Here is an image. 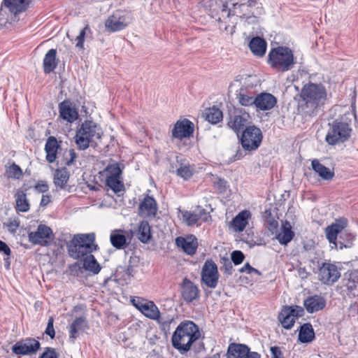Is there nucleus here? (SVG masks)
Listing matches in <instances>:
<instances>
[{"instance_id":"obj_44","label":"nucleus","mask_w":358,"mask_h":358,"mask_svg":"<svg viewBox=\"0 0 358 358\" xmlns=\"http://www.w3.org/2000/svg\"><path fill=\"white\" fill-rule=\"evenodd\" d=\"M6 175L8 178L19 179L22 176V170L15 163L6 169Z\"/></svg>"},{"instance_id":"obj_58","label":"nucleus","mask_w":358,"mask_h":358,"mask_svg":"<svg viewBox=\"0 0 358 358\" xmlns=\"http://www.w3.org/2000/svg\"><path fill=\"white\" fill-rule=\"evenodd\" d=\"M233 266L231 262L227 260V262L224 264V272L228 274H232Z\"/></svg>"},{"instance_id":"obj_13","label":"nucleus","mask_w":358,"mask_h":358,"mask_svg":"<svg viewBox=\"0 0 358 358\" xmlns=\"http://www.w3.org/2000/svg\"><path fill=\"white\" fill-rule=\"evenodd\" d=\"M319 280L324 284L332 285L341 277L338 266L330 262H322L319 266Z\"/></svg>"},{"instance_id":"obj_61","label":"nucleus","mask_w":358,"mask_h":358,"mask_svg":"<svg viewBox=\"0 0 358 358\" xmlns=\"http://www.w3.org/2000/svg\"><path fill=\"white\" fill-rule=\"evenodd\" d=\"M243 358H261V356L257 352H251L245 357H243Z\"/></svg>"},{"instance_id":"obj_21","label":"nucleus","mask_w":358,"mask_h":358,"mask_svg":"<svg viewBox=\"0 0 358 358\" xmlns=\"http://www.w3.org/2000/svg\"><path fill=\"white\" fill-rule=\"evenodd\" d=\"M250 117L248 113L235 114L230 117L228 122L229 127L233 129L237 134L248 127Z\"/></svg>"},{"instance_id":"obj_33","label":"nucleus","mask_w":358,"mask_h":358,"mask_svg":"<svg viewBox=\"0 0 358 358\" xmlns=\"http://www.w3.org/2000/svg\"><path fill=\"white\" fill-rule=\"evenodd\" d=\"M315 338V331L310 323H305L301 326L299 333V340L300 342L306 343H310Z\"/></svg>"},{"instance_id":"obj_45","label":"nucleus","mask_w":358,"mask_h":358,"mask_svg":"<svg viewBox=\"0 0 358 358\" xmlns=\"http://www.w3.org/2000/svg\"><path fill=\"white\" fill-rule=\"evenodd\" d=\"M155 320L159 325L160 329L166 334L170 329V324L173 319L169 316H164L160 314L158 319Z\"/></svg>"},{"instance_id":"obj_60","label":"nucleus","mask_w":358,"mask_h":358,"mask_svg":"<svg viewBox=\"0 0 358 358\" xmlns=\"http://www.w3.org/2000/svg\"><path fill=\"white\" fill-rule=\"evenodd\" d=\"M50 196L43 195L41 201V206H45L50 202Z\"/></svg>"},{"instance_id":"obj_19","label":"nucleus","mask_w":358,"mask_h":358,"mask_svg":"<svg viewBox=\"0 0 358 358\" xmlns=\"http://www.w3.org/2000/svg\"><path fill=\"white\" fill-rule=\"evenodd\" d=\"M59 117L68 122L72 123L78 117V110L69 100H64L59 104Z\"/></svg>"},{"instance_id":"obj_47","label":"nucleus","mask_w":358,"mask_h":358,"mask_svg":"<svg viewBox=\"0 0 358 358\" xmlns=\"http://www.w3.org/2000/svg\"><path fill=\"white\" fill-rule=\"evenodd\" d=\"M247 5L248 7L253 9L252 14L254 16L262 15L264 12L263 7L262 3L259 2V0H248Z\"/></svg>"},{"instance_id":"obj_52","label":"nucleus","mask_w":358,"mask_h":358,"mask_svg":"<svg viewBox=\"0 0 358 358\" xmlns=\"http://www.w3.org/2000/svg\"><path fill=\"white\" fill-rule=\"evenodd\" d=\"M244 255L240 250H235L232 252L231 255V261L234 263V264L238 265L241 264L244 260Z\"/></svg>"},{"instance_id":"obj_15","label":"nucleus","mask_w":358,"mask_h":358,"mask_svg":"<svg viewBox=\"0 0 358 358\" xmlns=\"http://www.w3.org/2000/svg\"><path fill=\"white\" fill-rule=\"evenodd\" d=\"M28 237L29 242L34 245L47 246L52 240L53 234L49 227L39 224L36 231L29 233Z\"/></svg>"},{"instance_id":"obj_25","label":"nucleus","mask_w":358,"mask_h":358,"mask_svg":"<svg viewBox=\"0 0 358 358\" xmlns=\"http://www.w3.org/2000/svg\"><path fill=\"white\" fill-rule=\"evenodd\" d=\"M303 304L306 310L313 313L323 309L326 305V301L323 297L315 295L307 298Z\"/></svg>"},{"instance_id":"obj_57","label":"nucleus","mask_w":358,"mask_h":358,"mask_svg":"<svg viewBox=\"0 0 358 358\" xmlns=\"http://www.w3.org/2000/svg\"><path fill=\"white\" fill-rule=\"evenodd\" d=\"M271 358H280L282 355L281 350L279 347L273 346L271 348Z\"/></svg>"},{"instance_id":"obj_37","label":"nucleus","mask_w":358,"mask_h":358,"mask_svg":"<svg viewBox=\"0 0 358 358\" xmlns=\"http://www.w3.org/2000/svg\"><path fill=\"white\" fill-rule=\"evenodd\" d=\"M236 99L239 103L243 106H250L255 105V97L249 94L246 88L241 87L236 94Z\"/></svg>"},{"instance_id":"obj_41","label":"nucleus","mask_w":358,"mask_h":358,"mask_svg":"<svg viewBox=\"0 0 358 358\" xmlns=\"http://www.w3.org/2000/svg\"><path fill=\"white\" fill-rule=\"evenodd\" d=\"M83 268L87 271L92 272L94 274H97L101 270L99 264L92 254L84 259Z\"/></svg>"},{"instance_id":"obj_26","label":"nucleus","mask_w":358,"mask_h":358,"mask_svg":"<svg viewBox=\"0 0 358 358\" xmlns=\"http://www.w3.org/2000/svg\"><path fill=\"white\" fill-rule=\"evenodd\" d=\"M250 348L244 344L231 343L227 350V357L224 358H243L245 357L249 353Z\"/></svg>"},{"instance_id":"obj_54","label":"nucleus","mask_w":358,"mask_h":358,"mask_svg":"<svg viewBox=\"0 0 358 358\" xmlns=\"http://www.w3.org/2000/svg\"><path fill=\"white\" fill-rule=\"evenodd\" d=\"M39 358H58V355L54 348H46Z\"/></svg>"},{"instance_id":"obj_55","label":"nucleus","mask_w":358,"mask_h":358,"mask_svg":"<svg viewBox=\"0 0 358 358\" xmlns=\"http://www.w3.org/2000/svg\"><path fill=\"white\" fill-rule=\"evenodd\" d=\"M48 184L44 181L38 182L35 186V189L41 193L46 192L48 190Z\"/></svg>"},{"instance_id":"obj_29","label":"nucleus","mask_w":358,"mask_h":358,"mask_svg":"<svg viewBox=\"0 0 358 358\" xmlns=\"http://www.w3.org/2000/svg\"><path fill=\"white\" fill-rule=\"evenodd\" d=\"M58 60L57 59V50L50 49L45 54L43 59V71L45 73L52 72L57 67Z\"/></svg>"},{"instance_id":"obj_12","label":"nucleus","mask_w":358,"mask_h":358,"mask_svg":"<svg viewBox=\"0 0 358 358\" xmlns=\"http://www.w3.org/2000/svg\"><path fill=\"white\" fill-rule=\"evenodd\" d=\"M41 348V343L34 338H26L17 341L11 348L12 352L17 356L31 355Z\"/></svg>"},{"instance_id":"obj_42","label":"nucleus","mask_w":358,"mask_h":358,"mask_svg":"<svg viewBox=\"0 0 358 358\" xmlns=\"http://www.w3.org/2000/svg\"><path fill=\"white\" fill-rule=\"evenodd\" d=\"M106 184L115 193L121 192L124 188V184L121 180V178L106 177Z\"/></svg>"},{"instance_id":"obj_3","label":"nucleus","mask_w":358,"mask_h":358,"mask_svg":"<svg viewBox=\"0 0 358 358\" xmlns=\"http://www.w3.org/2000/svg\"><path fill=\"white\" fill-rule=\"evenodd\" d=\"M348 220L341 217L325 229L326 238L330 243L331 248L336 250L350 248L352 245L354 236L350 234H345L346 239L343 237V230L348 226Z\"/></svg>"},{"instance_id":"obj_56","label":"nucleus","mask_w":358,"mask_h":358,"mask_svg":"<svg viewBox=\"0 0 358 358\" xmlns=\"http://www.w3.org/2000/svg\"><path fill=\"white\" fill-rule=\"evenodd\" d=\"M0 252H3L7 257H9L11 254V250L8 245L3 241L0 240Z\"/></svg>"},{"instance_id":"obj_30","label":"nucleus","mask_w":358,"mask_h":358,"mask_svg":"<svg viewBox=\"0 0 358 358\" xmlns=\"http://www.w3.org/2000/svg\"><path fill=\"white\" fill-rule=\"evenodd\" d=\"M314 171L324 180H330L334 176V172L329 168L322 164L318 159H313L311 163Z\"/></svg>"},{"instance_id":"obj_40","label":"nucleus","mask_w":358,"mask_h":358,"mask_svg":"<svg viewBox=\"0 0 358 358\" xmlns=\"http://www.w3.org/2000/svg\"><path fill=\"white\" fill-rule=\"evenodd\" d=\"M204 115L206 120L212 124H217L222 120V112L215 106L207 108L205 110Z\"/></svg>"},{"instance_id":"obj_34","label":"nucleus","mask_w":358,"mask_h":358,"mask_svg":"<svg viewBox=\"0 0 358 358\" xmlns=\"http://www.w3.org/2000/svg\"><path fill=\"white\" fill-rule=\"evenodd\" d=\"M111 245L116 249H122L128 245L127 238L122 230H114L110 236Z\"/></svg>"},{"instance_id":"obj_32","label":"nucleus","mask_w":358,"mask_h":358,"mask_svg":"<svg viewBox=\"0 0 358 358\" xmlns=\"http://www.w3.org/2000/svg\"><path fill=\"white\" fill-rule=\"evenodd\" d=\"M266 42L260 37H255L250 42L249 47L251 52L256 56L262 57L266 50Z\"/></svg>"},{"instance_id":"obj_64","label":"nucleus","mask_w":358,"mask_h":358,"mask_svg":"<svg viewBox=\"0 0 358 358\" xmlns=\"http://www.w3.org/2000/svg\"><path fill=\"white\" fill-rule=\"evenodd\" d=\"M256 273V274H257L259 275H261V272L259 271H258L257 269L253 268V267H252V270H251V273Z\"/></svg>"},{"instance_id":"obj_48","label":"nucleus","mask_w":358,"mask_h":358,"mask_svg":"<svg viewBox=\"0 0 358 358\" xmlns=\"http://www.w3.org/2000/svg\"><path fill=\"white\" fill-rule=\"evenodd\" d=\"M89 33H91L90 27L88 24H87L80 32L79 35L76 37V40L77 41L76 43V47L78 48H83L84 46V41H85V35Z\"/></svg>"},{"instance_id":"obj_18","label":"nucleus","mask_w":358,"mask_h":358,"mask_svg":"<svg viewBox=\"0 0 358 358\" xmlns=\"http://www.w3.org/2000/svg\"><path fill=\"white\" fill-rule=\"evenodd\" d=\"M176 245L185 254L194 255L198 248V241L195 236L190 235L187 237L179 236L176 238Z\"/></svg>"},{"instance_id":"obj_24","label":"nucleus","mask_w":358,"mask_h":358,"mask_svg":"<svg viewBox=\"0 0 358 358\" xmlns=\"http://www.w3.org/2000/svg\"><path fill=\"white\" fill-rule=\"evenodd\" d=\"M275 97L269 93H261L255 97V106L261 110L273 108L276 104Z\"/></svg>"},{"instance_id":"obj_9","label":"nucleus","mask_w":358,"mask_h":358,"mask_svg":"<svg viewBox=\"0 0 358 358\" xmlns=\"http://www.w3.org/2000/svg\"><path fill=\"white\" fill-rule=\"evenodd\" d=\"M262 133L256 126H248L242 132L241 143L245 150H256L261 145Z\"/></svg>"},{"instance_id":"obj_49","label":"nucleus","mask_w":358,"mask_h":358,"mask_svg":"<svg viewBox=\"0 0 358 358\" xmlns=\"http://www.w3.org/2000/svg\"><path fill=\"white\" fill-rule=\"evenodd\" d=\"M20 221L19 218L9 219L8 222L4 223L3 225L8 229V231L12 234H15L19 228Z\"/></svg>"},{"instance_id":"obj_6","label":"nucleus","mask_w":358,"mask_h":358,"mask_svg":"<svg viewBox=\"0 0 358 358\" xmlns=\"http://www.w3.org/2000/svg\"><path fill=\"white\" fill-rule=\"evenodd\" d=\"M268 57V64L271 67L280 71H287L295 64L293 52L287 47L279 46L273 48Z\"/></svg>"},{"instance_id":"obj_5","label":"nucleus","mask_w":358,"mask_h":358,"mask_svg":"<svg viewBox=\"0 0 358 358\" xmlns=\"http://www.w3.org/2000/svg\"><path fill=\"white\" fill-rule=\"evenodd\" d=\"M101 128L92 120H85L78 128L75 136V141L78 148L85 150L90 144L101 137Z\"/></svg>"},{"instance_id":"obj_2","label":"nucleus","mask_w":358,"mask_h":358,"mask_svg":"<svg viewBox=\"0 0 358 358\" xmlns=\"http://www.w3.org/2000/svg\"><path fill=\"white\" fill-rule=\"evenodd\" d=\"M301 111L309 116L316 115L318 108L326 99L325 88L320 84L308 83L305 85L301 92Z\"/></svg>"},{"instance_id":"obj_23","label":"nucleus","mask_w":358,"mask_h":358,"mask_svg":"<svg viewBox=\"0 0 358 358\" xmlns=\"http://www.w3.org/2000/svg\"><path fill=\"white\" fill-rule=\"evenodd\" d=\"M33 2L34 0H3L4 6L15 15L26 11Z\"/></svg>"},{"instance_id":"obj_16","label":"nucleus","mask_w":358,"mask_h":358,"mask_svg":"<svg viewBox=\"0 0 358 358\" xmlns=\"http://www.w3.org/2000/svg\"><path fill=\"white\" fill-rule=\"evenodd\" d=\"M194 130V124L187 119L178 120L171 131L173 138L182 139L189 138L192 135Z\"/></svg>"},{"instance_id":"obj_63","label":"nucleus","mask_w":358,"mask_h":358,"mask_svg":"<svg viewBox=\"0 0 358 358\" xmlns=\"http://www.w3.org/2000/svg\"><path fill=\"white\" fill-rule=\"evenodd\" d=\"M9 259V257H7L6 258H4V261L6 262V266L7 268H9V266H10V262L8 261Z\"/></svg>"},{"instance_id":"obj_4","label":"nucleus","mask_w":358,"mask_h":358,"mask_svg":"<svg viewBox=\"0 0 358 358\" xmlns=\"http://www.w3.org/2000/svg\"><path fill=\"white\" fill-rule=\"evenodd\" d=\"M94 234H78L68 243V252L73 259H78L88 256L96 250Z\"/></svg>"},{"instance_id":"obj_1","label":"nucleus","mask_w":358,"mask_h":358,"mask_svg":"<svg viewBox=\"0 0 358 358\" xmlns=\"http://www.w3.org/2000/svg\"><path fill=\"white\" fill-rule=\"evenodd\" d=\"M201 333L199 327L192 321L180 323L173 334L171 343L173 347L181 354L190 350L192 344L199 339Z\"/></svg>"},{"instance_id":"obj_31","label":"nucleus","mask_w":358,"mask_h":358,"mask_svg":"<svg viewBox=\"0 0 358 358\" xmlns=\"http://www.w3.org/2000/svg\"><path fill=\"white\" fill-rule=\"evenodd\" d=\"M251 213L249 210H245L239 213L232 220V224L236 231H243L248 223V219Z\"/></svg>"},{"instance_id":"obj_36","label":"nucleus","mask_w":358,"mask_h":358,"mask_svg":"<svg viewBox=\"0 0 358 358\" xmlns=\"http://www.w3.org/2000/svg\"><path fill=\"white\" fill-rule=\"evenodd\" d=\"M294 236L289 222L286 221L282 226V232L276 236V238L280 244L287 245L292 240Z\"/></svg>"},{"instance_id":"obj_7","label":"nucleus","mask_w":358,"mask_h":358,"mask_svg":"<svg viewBox=\"0 0 358 358\" xmlns=\"http://www.w3.org/2000/svg\"><path fill=\"white\" fill-rule=\"evenodd\" d=\"M351 131L352 129L348 123L336 120L330 124L325 140L331 145L343 143L350 138Z\"/></svg>"},{"instance_id":"obj_10","label":"nucleus","mask_w":358,"mask_h":358,"mask_svg":"<svg viewBox=\"0 0 358 358\" xmlns=\"http://www.w3.org/2000/svg\"><path fill=\"white\" fill-rule=\"evenodd\" d=\"M219 278L220 274L216 264L212 260L206 261L201 272L202 283L210 289H214L218 284Z\"/></svg>"},{"instance_id":"obj_62","label":"nucleus","mask_w":358,"mask_h":358,"mask_svg":"<svg viewBox=\"0 0 358 358\" xmlns=\"http://www.w3.org/2000/svg\"><path fill=\"white\" fill-rule=\"evenodd\" d=\"M126 274L129 276H132L134 273V268L132 266H127V269L125 270Z\"/></svg>"},{"instance_id":"obj_22","label":"nucleus","mask_w":358,"mask_h":358,"mask_svg":"<svg viewBox=\"0 0 358 358\" xmlns=\"http://www.w3.org/2000/svg\"><path fill=\"white\" fill-rule=\"evenodd\" d=\"M182 296L186 302H192L199 296V289L191 280H183L182 284Z\"/></svg>"},{"instance_id":"obj_35","label":"nucleus","mask_w":358,"mask_h":358,"mask_svg":"<svg viewBox=\"0 0 358 358\" xmlns=\"http://www.w3.org/2000/svg\"><path fill=\"white\" fill-rule=\"evenodd\" d=\"M87 327V321L83 317H76L69 327V337L75 339L78 336L80 331H83Z\"/></svg>"},{"instance_id":"obj_14","label":"nucleus","mask_w":358,"mask_h":358,"mask_svg":"<svg viewBox=\"0 0 358 358\" xmlns=\"http://www.w3.org/2000/svg\"><path fill=\"white\" fill-rule=\"evenodd\" d=\"M303 312V309L299 306H286L280 313L278 320L285 329H290L295 320L302 316Z\"/></svg>"},{"instance_id":"obj_38","label":"nucleus","mask_w":358,"mask_h":358,"mask_svg":"<svg viewBox=\"0 0 358 358\" xmlns=\"http://www.w3.org/2000/svg\"><path fill=\"white\" fill-rule=\"evenodd\" d=\"M152 238L150 226L147 221H142L138 227V238L143 243H148Z\"/></svg>"},{"instance_id":"obj_17","label":"nucleus","mask_w":358,"mask_h":358,"mask_svg":"<svg viewBox=\"0 0 358 358\" xmlns=\"http://www.w3.org/2000/svg\"><path fill=\"white\" fill-rule=\"evenodd\" d=\"M156 200L149 195L145 196L138 206V215L142 217H155L157 212Z\"/></svg>"},{"instance_id":"obj_39","label":"nucleus","mask_w":358,"mask_h":358,"mask_svg":"<svg viewBox=\"0 0 358 358\" xmlns=\"http://www.w3.org/2000/svg\"><path fill=\"white\" fill-rule=\"evenodd\" d=\"M16 210L20 212H27L30 208V205L27 199L26 194L22 191H19L15 194Z\"/></svg>"},{"instance_id":"obj_43","label":"nucleus","mask_w":358,"mask_h":358,"mask_svg":"<svg viewBox=\"0 0 358 358\" xmlns=\"http://www.w3.org/2000/svg\"><path fill=\"white\" fill-rule=\"evenodd\" d=\"M194 172V168L189 164H180L176 169V173L178 176L185 180H187L192 177Z\"/></svg>"},{"instance_id":"obj_50","label":"nucleus","mask_w":358,"mask_h":358,"mask_svg":"<svg viewBox=\"0 0 358 358\" xmlns=\"http://www.w3.org/2000/svg\"><path fill=\"white\" fill-rule=\"evenodd\" d=\"M77 157V154L73 149H70L64 153V163L66 166L72 165Z\"/></svg>"},{"instance_id":"obj_46","label":"nucleus","mask_w":358,"mask_h":358,"mask_svg":"<svg viewBox=\"0 0 358 358\" xmlns=\"http://www.w3.org/2000/svg\"><path fill=\"white\" fill-rule=\"evenodd\" d=\"M106 171L108 174L107 177L121 178L122 169L120 164L115 163L108 166Z\"/></svg>"},{"instance_id":"obj_20","label":"nucleus","mask_w":358,"mask_h":358,"mask_svg":"<svg viewBox=\"0 0 358 358\" xmlns=\"http://www.w3.org/2000/svg\"><path fill=\"white\" fill-rule=\"evenodd\" d=\"M208 217V213L203 208H198L192 212L186 210L182 213V218L188 226L199 224L200 221L206 222Z\"/></svg>"},{"instance_id":"obj_27","label":"nucleus","mask_w":358,"mask_h":358,"mask_svg":"<svg viewBox=\"0 0 358 358\" xmlns=\"http://www.w3.org/2000/svg\"><path fill=\"white\" fill-rule=\"evenodd\" d=\"M59 148V145L57 138L55 136L48 137L45 145V151L46 152V160L49 163L55 162Z\"/></svg>"},{"instance_id":"obj_8","label":"nucleus","mask_w":358,"mask_h":358,"mask_svg":"<svg viewBox=\"0 0 358 358\" xmlns=\"http://www.w3.org/2000/svg\"><path fill=\"white\" fill-rule=\"evenodd\" d=\"M134 20L131 12L117 10L108 16L105 21V29L108 33L124 29Z\"/></svg>"},{"instance_id":"obj_28","label":"nucleus","mask_w":358,"mask_h":358,"mask_svg":"<svg viewBox=\"0 0 358 358\" xmlns=\"http://www.w3.org/2000/svg\"><path fill=\"white\" fill-rule=\"evenodd\" d=\"M70 173L66 168L57 169L54 173V185L57 189H66Z\"/></svg>"},{"instance_id":"obj_11","label":"nucleus","mask_w":358,"mask_h":358,"mask_svg":"<svg viewBox=\"0 0 358 358\" xmlns=\"http://www.w3.org/2000/svg\"><path fill=\"white\" fill-rule=\"evenodd\" d=\"M132 305L136 307L146 317L155 320L161 314L155 303L144 298L134 296L131 299Z\"/></svg>"},{"instance_id":"obj_51","label":"nucleus","mask_w":358,"mask_h":358,"mask_svg":"<svg viewBox=\"0 0 358 358\" xmlns=\"http://www.w3.org/2000/svg\"><path fill=\"white\" fill-rule=\"evenodd\" d=\"M269 215L270 216L267 217L266 220V224L268 229L272 234H274L275 232L277 231L278 227V222L275 218L271 216V213H269Z\"/></svg>"},{"instance_id":"obj_59","label":"nucleus","mask_w":358,"mask_h":358,"mask_svg":"<svg viewBox=\"0 0 358 358\" xmlns=\"http://www.w3.org/2000/svg\"><path fill=\"white\" fill-rule=\"evenodd\" d=\"M251 270H252V267L250 265L249 263L245 264L243 267L240 269V272L243 273L245 272L247 273H251Z\"/></svg>"},{"instance_id":"obj_53","label":"nucleus","mask_w":358,"mask_h":358,"mask_svg":"<svg viewBox=\"0 0 358 358\" xmlns=\"http://www.w3.org/2000/svg\"><path fill=\"white\" fill-rule=\"evenodd\" d=\"M54 319L52 317H50L48 321V324L45 333L48 335L51 338H54L55 336V331L54 329Z\"/></svg>"}]
</instances>
